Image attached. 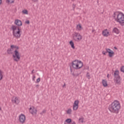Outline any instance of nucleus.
<instances>
[{
	"instance_id": "obj_8",
	"label": "nucleus",
	"mask_w": 124,
	"mask_h": 124,
	"mask_svg": "<svg viewBox=\"0 0 124 124\" xmlns=\"http://www.w3.org/2000/svg\"><path fill=\"white\" fill-rule=\"evenodd\" d=\"M29 111L32 114V115H36L37 113V110L33 107H32L29 108Z\"/></svg>"
},
{
	"instance_id": "obj_31",
	"label": "nucleus",
	"mask_w": 124,
	"mask_h": 124,
	"mask_svg": "<svg viewBox=\"0 0 124 124\" xmlns=\"http://www.w3.org/2000/svg\"><path fill=\"white\" fill-rule=\"evenodd\" d=\"M86 77L88 78V79H91V75H90V74L89 73H87L86 75Z\"/></svg>"
},
{
	"instance_id": "obj_36",
	"label": "nucleus",
	"mask_w": 124,
	"mask_h": 124,
	"mask_svg": "<svg viewBox=\"0 0 124 124\" xmlns=\"http://www.w3.org/2000/svg\"><path fill=\"white\" fill-rule=\"evenodd\" d=\"M35 76H33V78H32V81H34L35 80Z\"/></svg>"
},
{
	"instance_id": "obj_15",
	"label": "nucleus",
	"mask_w": 124,
	"mask_h": 124,
	"mask_svg": "<svg viewBox=\"0 0 124 124\" xmlns=\"http://www.w3.org/2000/svg\"><path fill=\"white\" fill-rule=\"evenodd\" d=\"M113 32H114L115 33H116L117 34H119V33H120V30H119V29H118V28L115 27L113 29Z\"/></svg>"
},
{
	"instance_id": "obj_35",
	"label": "nucleus",
	"mask_w": 124,
	"mask_h": 124,
	"mask_svg": "<svg viewBox=\"0 0 124 124\" xmlns=\"http://www.w3.org/2000/svg\"><path fill=\"white\" fill-rule=\"evenodd\" d=\"M26 24H27L28 25H29V24H30V20H27L25 22Z\"/></svg>"
},
{
	"instance_id": "obj_14",
	"label": "nucleus",
	"mask_w": 124,
	"mask_h": 124,
	"mask_svg": "<svg viewBox=\"0 0 124 124\" xmlns=\"http://www.w3.org/2000/svg\"><path fill=\"white\" fill-rule=\"evenodd\" d=\"M114 78H119L121 77L119 75V70H116L115 71L114 73Z\"/></svg>"
},
{
	"instance_id": "obj_46",
	"label": "nucleus",
	"mask_w": 124,
	"mask_h": 124,
	"mask_svg": "<svg viewBox=\"0 0 124 124\" xmlns=\"http://www.w3.org/2000/svg\"><path fill=\"white\" fill-rule=\"evenodd\" d=\"M0 110H1V108H0Z\"/></svg>"
},
{
	"instance_id": "obj_39",
	"label": "nucleus",
	"mask_w": 124,
	"mask_h": 124,
	"mask_svg": "<svg viewBox=\"0 0 124 124\" xmlns=\"http://www.w3.org/2000/svg\"><path fill=\"white\" fill-rule=\"evenodd\" d=\"M33 71H34V70H32L31 71V74H32V73H33Z\"/></svg>"
},
{
	"instance_id": "obj_18",
	"label": "nucleus",
	"mask_w": 124,
	"mask_h": 124,
	"mask_svg": "<svg viewBox=\"0 0 124 124\" xmlns=\"http://www.w3.org/2000/svg\"><path fill=\"white\" fill-rule=\"evenodd\" d=\"M108 50H110V48H106V51H102L103 55H104L105 56H106V54H107V53H108V52H107Z\"/></svg>"
},
{
	"instance_id": "obj_23",
	"label": "nucleus",
	"mask_w": 124,
	"mask_h": 124,
	"mask_svg": "<svg viewBox=\"0 0 124 124\" xmlns=\"http://www.w3.org/2000/svg\"><path fill=\"white\" fill-rule=\"evenodd\" d=\"M11 48L12 49H14V48H15L16 49H19V47L18 46H14V45H12L11 46Z\"/></svg>"
},
{
	"instance_id": "obj_37",
	"label": "nucleus",
	"mask_w": 124,
	"mask_h": 124,
	"mask_svg": "<svg viewBox=\"0 0 124 124\" xmlns=\"http://www.w3.org/2000/svg\"><path fill=\"white\" fill-rule=\"evenodd\" d=\"M67 124H76V123H75V122H73L72 123H66Z\"/></svg>"
},
{
	"instance_id": "obj_29",
	"label": "nucleus",
	"mask_w": 124,
	"mask_h": 124,
	"mask_svg": "<svg viewBox=\"0 0 124 124\" xmlns=\"http://www.w3.org/2000/svg\"><path fill=\"white\" fill-rule=\"evenodd\" d=\"M45 113H46V110L43 109V111L40 113V115L42 116V115H43V114H45Z\"/></svg>"
},
{
	"instance_id": "obj_41",
	"label": "nucleus",
	"mask_w": 124,
	"mask_h": 124,
	"mask_svg": "<svg viewBox=\"0 0 124 124\" xmlns=\"http://www.w3.org/2000/svg\"><path fill=\"white\" fill-rule=\"evenodd\" d=\"M114 49H115L116 50L118 49V48H117L116 46L114 47Z\"/></svg>"
},
{
	"instance_id": "obj_34",
	"label": "nucleus",
	"mask_w": 124,
	"mask_h": 124,
	"mask_svg": "<svg viewBox=\"0 0 124 124\" xmlns=\"http://www.w3.org/2000/svg\"><path fill=\"white\" fill-rule=\"evenodd\" d=\"M40 82V78H39L37 80H36V83H39Z\"/></svg>"
},
{
	"instance_id": "obj_5",
	"label": "nucleus",
	"mask_w": 124,
	"mask_h": 124,
	"mask_svg": "<svg viewBox=\"0 0 124 124\" xmlns=\"http://www.w3.org/2000/svg\"><path fill=\"white\" fill-rule=\"evenodd\" d=\"M13 60L15 62H19L20 61V59H21V57L20 56V53L19 51L16 49L14 51V54L13 55Z\"/></svg>"
},
{
	"instance_id": "obj_11",
	"label": "nucleus",
	"mask_w": 124,
	"mask_h": 124,
	"mask_svg": "<svg viewBox=\"0 0 124 124\" xmlns=\"http://www.w3.org/2000/svg\"><path fill=\"white\" fill-rule=\"evenodd\" d=\"M114 82L117 85H121V77L114 78Z\"/></svg>"
},
{
	"instance_id": "obj_10",
	"label": "nucleus",
	"mask_w": 124,
	"mask_h": 124,
	"mask_svg": "<svg viewBox=\"0 0 124 124\" xmlns=\"http://www.w3.org/2000/svg\"><path fill=\"white\" fill-rule=\"evenodd\" d=\"M109 31L107 29H105L102 31V35L105 36V37H108L109 36Z\"/></svg>"
},
{
	"instance_id": "obj_38",
	"label": "nucleus",
	"mask_w": 124,
	"mask_h": 124,
	"mask_svg": "<svg viewBox=\"0 0 124 124\" xmlns=\"http://www.w3.org/2000/svg\"><path fill=\"white\" fill-rule=\"evenodd\" d=\"M33 1H34V2H36V1H37V0H32Z\"/></svg>"
},
{
	"instance_id": "obj_21",
	"label": "nucleus",
	"mask_w": 124,
	"mask_h": 124,
	"mask_svg": "<svg viewBox=\"0 0 124 124\" xmlns=\"http://www.w3.org/2000/svg\"><path fill=\"white\" fill-rule=\"evenodd\" d=\"M78 121L79 123H82V124H83V123H84V117L81 116L79 118Z\"/></svg>"
},
{
	"instance_id": "obj_40",
	"label": "nucleus",
	"mask_w": 124,
	"mask_h": 124,
	"mask_svg": "<svg viewBox=\"0 0 124 124\" xmlns=\"http://www.w3.org/2000/svg\"><path fill=\"white\" fill-rule=\"evenodd\" d=\"M63 88H64V87H65V83L64 84V85H63Z\"/></svg>"
},
{
	"instance_id": "obj_26",
	"label": "nucleus",
	"mask_w": 124,
	"mask_h": 124,
	"mask_svg": "<svg viewBox=\"0 0 124 124\" xmlns=\"http://www.w3.org/2000/svg\"><path fill=\"white\" fill-rule=\"evenodd\" d=\"M79 104V100H77L74 102V105H77L78 106Z\"/></svg>"
},
{
	"instance_id": "obj_20",
	"label": "nucleus",
	"mask_w": 124,
	"mask_h": 124,
	"mask_svg": "<svg viewBox=\"0 0 124 124\" xmlns=\"http://www.w3.org/2000/svg\"><path fill=\"white\" fill-rule=\"evenodd\" d=\"M12 49L13 48H12L8 49V50H7L8 54H9V55H10L11 54H12V51H13Z\"/></svg>"
},
{
	"instance_id": "obj_3",
	"label": "nucleus",
	"mask_w": 124,
	"mask_h": 124,
	"mask_svg": "<svg viewBox=\"0 0 124 124\" xmlns=\"http://www.w3.org/2000/svg\"><path fill=\"white\" fill-rule=\"evenodd\" d=\"M11 30H12L13 31V35L14 37L18 39V38H20L21 37V31H20V28L15 26L12 25L11 27Z\"/></svg>"
},
{
	"instance_id": "obj_33",
	"label": "nucleus",
	"mask_w": 124,
	"mask_h": 124,
	"mask_svg": "<svg viewBox=\"0 0 124 124\" xmlns=\"http://www.w3.org/2000/svg\"><path fill=\"white\" fill-rule=\"evenodd\" d=\"M75 7H76V5H75V4H73V10H74L75 9Z\"/></svg>"
},
{
	"instance_id": "obj_22",
	"label": "nucleus",
	"mask_w": 124,
	"mask_h": 124,
	"mask_svg": "<svg viewBox=\"0 0 124 124\" xmlns=\"http://www.w3.org/2000/svg\"><path fill=\"white\" fill-rule=\"evenodd\" d=\"M78 106L74 105H73V110H74L75 111H76V110H77V109H78Z\"/></svg>"
},
{
	"instance_id": "obj_19",
	"label": "nucleus",
	"mask_w": 124,
	"mask_h": 124,
	"mask_svg": "<svg viewBox=\"0 0 124 124\" xmlns=\"http://www.w3.org/2000/svg\"><path fill=\"white\" fill-rule=\"evenodd\" d=\"M77 29L78 31H81L82 30V26L80 24H78L77 26Z\"/></svg>"
},
{
	"instance_id": "obj_28",
	"label": "nucleus",
	"mask_w": 124,
	"mask_h": 124,
	"mask_svg": "<svg viewBox=\"0 0 124 124\" xmlns=\"http://www.w3.org/2000/svg\"><path fill=\"white\" fill-rule=\"evenodd\" d=\"M71 112H72V110L69 108L67 110V114L70 115V114H71Z\"/></svg>"
},
{
	"instance_id": "obj_1",
	"label": "nucleus",
	"mask_w": 124,
	"mask_h": 124,
	"mask_svg": "<svg viewBox=\"0 0 124 124\" xmlns=\"http://www.w3.org/2000/svg\"><path fill=\"white\" fill-rule=\"evenodd\" d=\"M108 109L113 114H119L121 110V103L118 100H114L108 107Z\"/></svg>"
},
{
	"instance_id": "obj_9",
	"label": "nucleus",
	"mask_w": 124,
	"mask_h": 124,
	"mask_svg": "<svg viewBox=\"0 0 124 124\" xmlns=\"http://www.w3.org/2000/svg\"><path fill=\"white\" fill-rule=\"evenodd\" d=\"M12 101L13 103H15V104H19L20 99L18 97H14L12 98Z\"/></svg>"
},
{
	"instance_id": "obj_6",
	"label": "nucleus",
	"mask_w": 124,
	"mask_h": 124,
	"mask_svg": "<svg viewBox=\"0 0 124 124\" xmlns=\"http://www.w3.org/2000/svg\"><path fill=\"white\" fill-rule=\"evenodd\" d=\"M73 38L75 41L79 42L80 41V40H82V37L80 33L75 32L73 34Z\"/></svg>"
},
{
	"instance_id": "obj_2",
	"label": "nucleus",
	"mask_w": 124,
	"mask_h": 124,
	"mask_svg": "<svg viewBox=\"0 0 124 124\" xmlns=\"http://www.w3.org/2000/svg\"><path fill=\"white\" fill-rule=\"evenodd\" d=\"M113 17L116 22L121 26H124V14L123 13L116 12L114 13Z\"/></svg>"
},
{
	"instance_id": "obj_27",
	"label": "nucleus",
	"mask_w": 124,
	"mask_h": 124,
	"mask_svg": "<svg viewBox=\"0 0 124 124\" xmlns=\"http://www.w3.org/2000/svg\"><path fill=\"white\" fill-rule=\"evenodd\" d=\"M2 71H1V70H0V81L2 79Z\"/></svg>"
},
{
	"instance_id": "obj_16",
	"label": "nucleus",
	"mask_w": 124,
	"mask_h": 124,
	"mask_svg": "<svg viewBox=\"0 0 124 124\" xmlns=\"http://www.w3.org/2000/svg\"><path fill=\"white\" fill-rule=\"evenodd\" d=\"M102 84H103V86H104V87H107L108 86V84H107V80H105V79H103L102 80Z\"/></svg>"
},
{
	"instance_id": "obj_25",
	"label": "nucleus",
	"mask_w": 124,
	"mask_h": 124,
	"mask_svg": "<svg viewBox=\"0 0 124 124\" xmlns=\"http://www.w3.org/2000/svg\"><path fill=\"white\" fill-rule=\"evenodd\" d=\"M6 2H7V3H9V2L10 3H13L14 2V0H6Z\"/></svg>"
},
{
	"instance_id": "obj_45",
	"label": "nucleus",
	"mask_w": 124,
	"mask_h": 124,
	"mask_svg": "<svg viewBox=\"0 0 124 124\" xmlns=\"http://www.w3.org/2000/svg\"><path fill=\"white\" fill-rule=\"evenodd\" d=\"M72 1H75V0H71Z\"/></svg>"
},
{
	"instance_id": "obj_7",
	"label": "nucleus",
	"mask_w": 124,
	"mask_h": 124,
	"mask_svg": "<svg viewBox=\"0 0 124 124\" xmlns=\"http://www.w3.org/2000/svg\"><path fill=\"white\" fill-rule=\"evenodd\" d=\"M19 120L21 124H25V122H26V116L23 114H20L19 116Z\"/></svg>"
},
{
	"instance_id": "obj_42",
	"label": "nucleus",
	"mask_w": 124,
	"mask_h": 124,
	"mask_svg": "<svg viewBox=\"0 0 124 124\" xmlns=\"http://www.w3.org/2000/svg\"><path fill=\"white\" fill-rule=\"evenodd\" d=\"M1 1H2V0H0V5L1 4Z\"/></svg>"
},
{
	"instance_id": "obj_4",
	"label": "nucleus",
	"mask_w": 124,
	"mask_h": 124,
	"mask_svg": "<svg viewBox=\"0 0 124 124\" xmlns=\"http://www.w3.org/2000/svg\"><path fill=\"white\" fill-rule=\"evenodd\" d=\"M83 62L81 61L75 60L72 62V66L75 69H80L83 67Z\"/></svg>"
},
{
	"instance_id": "obj_13",
	"label": "nucleus",
	"mask_w": 124,
	"mask_h": 124,
	"mask_svg": "<svg viewBox=\"0 0 124 124\" xmlns=\"http://www.w3.org/2000/svg\"><path fill=\"white\" fill-rule=\"evenodd\" d=\"M15 24L16 25V26H18V27H20L22 25V21L18 19H16L15 21Z\"/></svg>"
},
{
	"instance_id": "obj_12",
	"label": "nucleus",
	"mask_w": 124,
	"mask_h": 124,
	"mask_svg": "<svg viewBox=\"0 0 124 124\" xmlns=\"http://www.w3.org/2000/svg\"><path fill=\"white\" fill-rule=\"evenodd\" d=\"M107 52H108L109 58H112V57L115 55L114 51L111 49H108Z\"/></svg>"
},
{
	"instance_id": "obj_30",
	"label": "nucleus",
	"mask_w": 124,
	"mask_h": 124,
	"mask_svg": "<svg viewBox=\"0 0 124 124\" xmlns=\"http://www.w3.org/2000/svg\"><path fill=\"white\" fill-rule=\"evenodd\" d=\"M22 13H23V14H28V10H24L22 11Z\"/></svg>"
},
{
	"instance_id": "obj_17",
	"label": "nucleus",
	"mask_w": 124,
	"mask_h": 124,
	"mask_svg": "<svg viewBox=\"0 0 124 124\" xmlns=\"http://www.w3.org/2000/svg\"><path fill=\"white\" fill-rule=\"evenodd\" d=\"M70 44L73 49H75V46H74V43H73L72 41H70Z\"/></svg>"
},
{
	"instance_id": "obj_24",
	"label": "nucleus",
	"mask_w": 124,
	"mask_h": 124,
	"mask_svg": "<svg viewBox=\"0 0 124 124\" xmlns=\"http://www.w3.org/2000/svg\"><path fill=\"white\" fill-rule=\"evenodd\" d=\"M65 122L67 124H71V119H66Z\"/></svg>"
},
{
	"instance_id": "obj_44",
	"label": "nucleus",
	"mask_w": 124,
	"mask_h": 124,
	"mask_svg": "<svg viewBox=\"0 0 124 124\" xmlns=\"http://www.w3.org/2000/svg\"><path fill=\"white\" fill-rule=\"evenodd\" d=\"M95 31V30H94V29H93V30H92V32H93V31Z\"/></svg>"
},
{
	"instance_id": "obj_43",
	"label": "nucleus",
	"mask_w": 124,
	"mask_h": 124,
	"mask_svg": "<svg viewBox=\"0 0 124 124\" xmlns=\"http://www.w3.org/2000/svg\"><path fill=\"white\" fill-rule=\"evenodd\" d=\"M107 77H108V78H109V74H108V75H107Z\"/></svg>"
},
{
	"instance_id": "obj_32",
	"label": "nucleus",
	"mask_w": 124,
	"mask_h": 124,
	"mask_svg": "<svg viewBox=\"0 0 124 124\" xmlns=\"http://www.w3.org/2000/svg\"><path fill=\"white\" fill-rule=\"evenodd\" d=\"M121 71L124 73V66H123L121 68Z\"/></svg>"
}]
</instances>
